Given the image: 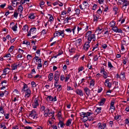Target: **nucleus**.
Returning <instances> with one entry per match:
<instances>
[{
    "label": "nucleus",
    "mask_w": 129,
    "mask_h": 129,
    "mask_svg": "<svg viewBox=\"0 0 129 129\" xmlns=\"http://www.w3.org/2000/svg\"><path fill=\"white\" fill-rule=\"evenodd\" d=\"M95 34L94 33H93L91 31H88L86 34V39L88 42H91V41H94L95 40Z\"/></svg>",
    "instance_id": "1"
},
{
    "label": "nucleus",
    "mask_w": 129,
    "mask_h": 129,
    "mask_svg": "<svg viewBox=\"0 0 129 129\" xmlns=\"http://www.w3.org/2000/svg\"><path fill=\"white\" fill-rule=\"evenodd\" d=\"M28 86L26 84L24 83L23 88L22 89V92L25 91V96H26L27 98H29L31 95V91L30 89L28 88L26 90L25 89V88H27Z\"/></svg>",
    "instance_id": "2"
},
{
    "label": "nucleus",
    "mask_w": 129,
    "mask_h": 129,
    "mask_svg": "<svg viewBox=\"0 0 129 129\" xmlns=\"http://www.w3.org/2000/svg\"><path fill=\"white\" fill-rule=\"evenodd\" d=\"M64 32V30H59L58 31H56L54 33V37H58L61 36L62 38H64L65 35Z\"/></svg>",
    "instance_id": "3"
},
{
    "label": "nucleus",
    "mask_w": 129,
    "mask_h": 129,
    "mask_svg": "<svg viewBox=\"0 0 129 129\" xmlns=\"http://www.w3.org/2000/svg\"><path fill=\"white\" fill-rule=\"evenodd\" d=\"M118 2L120 4H122V8L124 6H127L129 5V1L127 0H119Z\"/></svg>",
    "instance_id": "4"
},
{
    "label": "nucleus",
    "mask_w": 129,
    "mask_h": 129,
    "mask_svg": "<svg viewBox=\"0 0 129 129\" xmlns=\"http://www.w3.org/2000/svg\"><path fill=\"white\" fill-rule=\"evenodd\" d=\"M81 27L83 29H84L86 31L87 30L88 28V26L87 25L86 23L85 22H80L79 24Z\"/></svg>",
    "instance_id": "5"
},
{
    "label": "nucleus",
    "mask_w": 129,
    "mask_h": 129,
    "mask_svg": "<svg viewBox=\"0 0 129 129\" xmlns=\"http://www.w3.org/2000/svg\"><path fill=\"white\" fill-rule=\"evenodd\" d=\"M92 113L87 112L86 115L84 116H83V117L82 118H81V119L82 120V121L84 122L87 121L88 119V116H90V115H92Z\"/></svg>",
    "instance_id": "6"
},
{
    "label": "nucleus",
    "mask_w": 129,
    "mask_h": 129,
    "mask_svg": "<svg viewBox=\"0 0 129 129\" xmlns=\"http://www.w3.org/2000/svg\"><path fill=\"white\" fill-rule=\"evenodd\" d=\"M76 26H72L71 28H68L66 29L65 30L69 33H71L72 31L73 34H75V30L76 28Z\"/></svg>",
    "instance_id": "7"
},
{
    "label": "nucleus",
    "mask_w": 129,
    "mask_h": 129,
    "mask_svg": "<svg viewBox=\"0 0 129 129\" xmlns=\"http://www.w3.org/2000/svg\"><path fill=\"white\" fill-rule=\"evenodd\" d=\"M60 76V73L58 71H56L55 72L54 75V79L56 83H57V82L59 81Z\"/></svg>",
    "instance_id": "8"
},
{
    "label": "nucleus",
    "mask_w": 129,
    "mask_h": 129,
    "mask_svg": "<svg viewBox=\"0 0 129 129\" xmlns=\"http://www.w3.org/2000/svg\"><path fill=\"white\" fill-rule=\"evenodd\" d=\"M46 100L48 102L51 101H57L56 97V96H55L53 98L51 96H48L46 99Z\"/></svg>",
    "instance_id": "9"
},
{
    "label": "nucleus",
    "mask_w": 129,
    "mask_h": 129,
    "mask_svg": "<svg viewBox=\"0 0 129 129\" xmlns=\"http://www.w3.org/2000/svg\"><path fill=\"white\" fill-rule=\"evenodd\" d=\"M29 113V116L31 115V117H32L33 119H37V115L36 114V112L35 110H33Z\"/></svg>",
    "instance_id": "10"
},
{
    "label": "nucleus",
    "mask_w": 129,
    "mask_h": 129,
    "mask_svg": "<svg viewBox=\"0 0 129 129\" xmlns=\"http://www.w3.org/2000/svg\"><path fill=\"white\" fill-rule=\"evenodd\" d=\"M90 43V42H88L87 41L84 44L83 46V49L85 51H87L88 48L90 47L89 43Z\"/></svg>",
    "instance_id": "11"
},
{
    "label": "nucleus",
    "mask_w": 129,
    "mask_h": 129,
    "mask_svg": "<svg viewBox=\"0 0 129 129\" xmlns=\"http://www.w3.org/2000/svg\"><path fill=\"white\" fill-rule=\"evenodd\" d=\"M115 102L114 101L112 100L111 101L110 104V107L109 109L110 110H111V112L113 113L115 109V107L114 106Z\"/></svg>",
    "instance_id": "12"
},
{
    "label": "nucleus",
    "mask_w": 129,
    "mask_h": 129,
    "mask_svg": "<svg viewBox=\"0 0 129 129\" xmlns=\"http://www.w3.org/2000/svg\"><path fill=\"white\" fill-rule=\"evenodd\" d=\"M109 80L110 79H106L105 81V84L106 86L108 87L109 88H110L111 87L112 85L111 83L109 82Z\"/></svg>",
    "instance_id": "13"
},
{
    "label": "nucleus",
    "mask_w": 129,
    "mask_h": 129,
    "mask_svg": "<svg viewBox=\"0 0 129 129\" xmlns=\"http://www.w3.org/2000/svg\"><path fill=\"white\" fill-rule=\"evenodd\" d=\"M99 129H104L106 126V123H104L102 124L101 123L99 122L98 124Z\"/></svg>",
    "instance_id": "14"
},
{
    "label": "nucleus",
    "mask_w": 129,
    "mask_h": 129,
    "mask_svg": "<svg viewBox=\"0 0 129 129\" xmlns=\"http://www.w3.org/2000/svg\"><path fill=\"white\" fill-rule=\"evenodd\" d=\"M39 99L38 98H35L34 101V103L33 104V107L34 108H36L39 105L38 103Z\"/></svg>",
    "instance_id": "15"
},
{
    "label": "nucleus",
    "mask_w": 129,
    "mask_h": 129,
    "mask_svg": "<svg viewBox=\"0 0 129 129\" xmlns=\"http://www.w3.org/2000/svg\"><path fill=\"white\" fill-rule=\"evenodd\" d=\"M95 84V80L93 79H92V80L90 81V83L89 84L90 86H89V87L90 88H93Z\"/></svg>",
    "instance_id": "16"
},
{
    "label": "nucleus",
    "mask_w": 129,
    "mask_h": 129,
    "mask_svg": "<svg viewBox=\"0 0 129 129\" xmlns=\"http://www.w3.org/2000/svg\"><path fill=\"white\" fill-rule=\"evenodd\" d=\"M76 93L77 94L80 95L81 96H82L83 95V93L82 91L79 89H77L76 90Z\"/></svg>",
    "instance_id": "17"
},
{
    "label": "nucleus",
    "mask_w": 129,
    "mask_h": 129,
    "mask_svg": "<svg viewBox=\"0 0 129 129\" xmlns=\"http://www.w3.org/2000/svg\"><path fill=\"white\" fill-rule=\"evenodd\" d=\"M83 90L85 92L86 95L88 96L90 94V92L91 90L87 87H86L84 88Z\"/></svg>",
    "instance_id": "18"
},
{
    "label": "nucleus",
    "mask_w": 129,
    "mask_h": 129,
    "mask_svg": "<svg viewBox=\"0 0 129 129\" xmlns=\"http://www.w3.org/2000/svg\"><path fill=\"white\" fill-rule=\"evenodd\" d=\"M10 69L8 68L5 69L3 71V73L5 75H6L10 72Z\"/></svg>",
    "instance_id": "19"
},
{
    "label": "nucleus",
    "mask_w": 129,
    "mask_h": 129,
    "mask_svg": "<svg viewBox=\"0 0 129 129\" xmlns=\"http://www.w3.org/2000/svg\"><path fill=\"white\" fill-rule=\"evenodd\" d=\"M106 101V99L105 98H103L101 99V101L98 102V104L99 105H103L105 103Z\"/></svg>",
    "instance_id": "20"
},
{
    "label": "nucleus",
    "mask_w": 129,
    "mask_h": 129,
    "mask_svg": "<svg viewBox=\"0 0 129 129\" xmlns=\"http://www.w3.org/2000/svg\"><path fill=\"white\" fill-rule=\"evenodd\" d=\"M113 11L114 12V14H117L118 12V7H117L114 6L113 8Z\"/></svg>",
    "instance_id": "21"
},
{
    "label": "nucleus",
    "mask_w": 129,
    "mask_h": 129,
    "mask_svg": "<svg viewBox=\"0 0 129 129\" xmlns=\"http://www.w3.org/2000/svg\"><path fill=\"white\" fill-rule=\"evenodd\" d=\"M53 74L52 73H50L48 76V78L49 81H51L53 79Z\"/></svg>",
    "instance_id": "22"
},
{
    "label": "nucleus",
    "mask_w": 129,
    "mask_h": 129,
    "mask_svg": "<svg viewBox=\"0 0 129 129\" xmlns=\"http://www.w3.org/2000/svg\"><path fill=\"white\" fill-rule=\"evenodd\" d=\"M99 16L98 15H93V17L94 18L93 20L94 21L96 22L99 19Z\"/></svg>",
    "instance_id": "23"
},
{
    "label": "nucleus",
    "mask_w": 129,
    "mask_h": 129,
    "mask_svg": "<svg viewBox=\"0 0 129 129\" xmlns=\"http://www.w3.org/2000/svg\"><path fill=\"white\" fill-rule=\"evenodd\" d=\"M36 14L34 13H31L29 14L28 16V17L29 18L31 19H34L35 16Z\"/></svg>",
    "instance_id": "24"
},
{
    "label": "nucleus",
    "mask_w": 129,
    "mask_h": 129,
    "mask_svg": "<svg viewBox=\"0 0 129 129\" xmlns=\"http://www.w3.org/2000/svg\"><path fill=\"white\" fill-rule=\"evenodd\" d=\"M120 77L122 80H123L124 78L125 79V75L124 72H121L120 75Z\"/></svg>",
    "instance_id": "25"
},
{
    "label": "nucleus",
    "mask_w": 129,
    "mask_h": 129,
    "mask_svg": "<svg viewBox=\"0 0 129 129\" xmlns=\"http://www.w3.org/2000/svg\"><path fill=\"white\" fill-rule=\"evenodd\" d=\"M108 67L110 68V69H112L113 68L114 69H115V68L113 67L110 62L108 61Z\"/></svg>",
    "instance_id": "26"
},
{
    "label": "nucleus",
    "mask_w": 129,
    "mask_h": 129,
    "mask_svg": "<svg viewBox=\"0 0 129 129\" xmlns=\"http://www.w3.org/2000/svg\"><path fill=\"white\" fill-rule=\"evenodd\" d=\"M28 26L27 24L25 25L24 26H23V28H22V29L24 31H26V30L27 31H28Z\"/></svg>",
    "instance_id": "27"
},
{
    "label": "nucleus",
    "mask_w": 129,
    "mask_h": 129,
    "mask_svg": "<svg viewBox=\"0 0 129 129\" xmlns=\"http://www.w3.org/2000/svg\"><path fill=\"white\" fill-rule=\"evenodd\" d=\"M60 125L61 127H63V126L65 124L62 121L59 120V122L58 123V125Z\"/></svg>",
    "instance_id": "28"
},
{
    "label": "nucleus",
    "mask_w": 129,
    "mask_h": 129,
    "mask_svg": "<svg viewBox=\"0 0 129 129\" xmlns=\"http://www.w3.org/2000/svg\"><path fill=\"white\" fill-rule=\"evenodd\" d=\"M115 22L113 21L111 22L109 24V25L110 26L113 27L115 26Z\"/></svg>",
    "instance_id": "29"
},
{
    "label": "nucleus",
    "mask_w": 129,
    "mask_h": 129,
    "mask_svg": "<svg viewBox=\"0 0 129 129\" xmlns=\"http://www.w3.org/2000/svg\"><path fill=\"white\" fill-rule=\"evenodd\" d=\"M72 120L70 119H69L67 121L66 123V125L67 126H68L69 125H70L71 124V121Z\"/></svg>",
    "instance_id": "30"
},
{
    "label": "nucleus",
    "mask_w": 129,
    "mask_h": 129,
    "mask_svg": "<svg viewBox=\"0 0 129 129\" xmlns=\"http://www.w3.org/2000/svg\"><path fill=\"white\" fill-rule=\"evenodd\" d=\"M17 23H16L15 25L12 27L11 28L14 31H16L17 30Z\"/></svg>",
    "instance_id": "31"
},
{
    "label": "nucleus",
    "mask_w": 129,
    "mask_h": 129,
    "mask_svg": "<svg viewBox=\"0 0 129 129\" xmlns=\"http://www.w3.org/2000/svg\"><path fill=\"white\" fill-rule=\"evenodd\" d=\"M102 73L103 75V77L105 79L107 78L108 77H109V76L108 75L107 73L106 72H104L103 73Z\"/></svg>",
    "instance_id": "32"
},
{
    "label": "nucleus",
    "mask_w": 129,
    "mask_h": 129,
    "mask_svg": "<svg viewBox=\"0 0 129 129\" xmlns=\"http://www.w3.org/2000/svg\"><path fill=\"white\" fill-rule=\"evenodd\" d=\"M102 30V28H100V27H98L97 28L96 30L95 31V32L97 33V34H100L101 33V31Z\"/></svg>",
    "instance_id": "33"
},
{
    "label": "nucleus",
    "mask_w": 129,
    "mask_h": 129,
    "mask_svg": "<svg viewBox=\"0 0 129 129\" xmlns=\"http://www.w3.org/2000/svg\"><path fill=\"white\" fill-rule=\"evenodd\" d=\"M71 18V17H68L67 18L64 20V23L67 22L68 23L69 21V20H70L72 18Z\"/></svg>",
    "instance_id": "34"
},
{
    "label": "nucleus",
    "mask_w": 129,
    "mask_h": 129,
    "mask_svg": "<svg viewBox=\"0 0 129 129\" xmlns=\"http://www.w3.org/2000/svg\"><path fill=\"white\" fill-rule=\"evenodd\" d=\"M83 4L85 8L89 6V4L87 1H84L83 3Z\"/></svg>",
    "instance_id": "35"
},
{
    "label": "nucleus",
    "mask_w": 129,
    "mask_h": 129,
    "mask_svg": "<svg viewBox=\"0 0 129 129\" xmlns=\"http://www.w3.org/2000/svg\"><path fill=\"white\" fill-rule=\"evenodd\" d=\"M101 108H98L95 111L97 114H99L101 112Z\"/></svg>",
    "instance_id": "36"
},
{
    "label": "nucleus",
    "mask_w": 129,
    "mask_h": 129,
    "mask_svg": "<svg viewBox=\"0 0 129 129\" xmlns=\"http://www.w3.org/2000/svg\"><path fill=\"white\" fill-rule=\"evenodd\" d=\"M11 67L12 70H15L17 68L16 64L15 63L12 65Z\"/></svg>",
    "instance_id": "37"
},
{
    "label": "nucleus",
    "mask_w": 129,
    "mask_h": 129,
    "mask_svg": "<svg viewBox=\"0 0 129 129\" xmlns=\"http://www.w3.org/2000/svg\"><path fill=\"white\" fill-rule=\"evenodd\" d=\"M71 76L70 75V74H69L68 75L67 74V75L66 77V80H65L66 82L68 81V80L70 78Z\"/></svg>",
    "instance_id": "38"
},
{
    "label": "nucleus",
    "mask_w": 129,
    "mask_h": 129,
    "mask_svg": "<svg viewBox=\"0 0 129 129\" xmlns=\"http://www.w3.org/2000/svg\"><path fill=\"white\" fill-rule=\"evenodd\" d=\"M22 0H21V1H20V4L21 5H23L24 3L27 2H29V0H24L23 2H22Z\"/></svg>",
    "instance_id": "39"
},
{
    "label": "nucleus",
    "mask_w": 129,
    "mask_h": 129,
    "mask_svg": "<svg viewBox=\"0 0 129 129\" xmlns=\"http://www.w3.org/2000/svg\"><path fill=\"white\" fill-rule=\"evenodd\" d=\"M50 111V109L48 108L44 111V114H48L49 111Z\"/></svg>",
    "instance_id": "40"
},
{
    "label": "nucleus",
    "mask_w": 129,
    "mask_h": 129,
    "mask_svg": "<svg viewBox=\"0 0 129 129\" xmlns=\"http://www.w3.org/2000/svg\"><path fill=\"white\" fill-rule=\"evenodd\" d=\"M21 5H21L19 6L18 9L19 11H20L21 12L23 11V7Z\"/></svg>",
    "instance_id": "41"
},
{
    "label": "nucleus",
    "mask_w": 129,
    "mask_h": 129,
    "mask_svg": "<svg viewBox=\"0 0 129 129\" xmlns=\"http://www.w3.org/2000/svg\"><path fill=\"white\" fill-rule=\"evenodd\" d=\"M83 28L81 27L80 26V25L78 24L77 26V30L78 32V33L80 30H81Z\"/></svg>",
    "instance_id": "42"
},
{
    "label": "nucleus",
    "mask_w": 129,
    "mask_h": 129,
    "mask_svg": "<svg viewBox=\"0 0 129 129\" xmlns=\"http://www.w3.org/2000/svg\"><path fill=\"white\" fill-rule=\"evenodd\" d=\"M125 39H124V40H123L121 42V44H123V45H124V46H126V40H125Z\"/></svg>",
    "instance_id": "43"
},
{
    "label": "nucleus",
    "mask_w": 129,
    "mask_h": 129,
    "mask_svg": "<svg viewBox=\"0 0 129 129\" xmlns=\"http://www.w3.org/2000/svg\"><path fill=\"white\" fill-rule=\"evenodd\" d=\"M80 114V116L82 117H83V116H84L85 115H86L87 114V113L84 112H82L79 113Z\"/></svg>",
    "instance_id": "44"
},
{
    "label": "nucleus",
    "mask_w": 129,
    "mask_h": 129,
    "mask_svg": "<svg viewBox=\"0 0 129 129\" xmlns=\"http://www.w3.org/2000/svg\"><path fill=\"white\" fill-rule=\"evenodd\" d=\"M118 28L116 26H115L113 27L112 28V29L114 31L116 32V31L117 30V29H118Z\"/></svg>",
    "instance_id": "45"
},
{
    "label": "nucleus",
    "mask_w": 129,
    "mask_h": 129,
    "mask_svg": "<svg viewBox=\"0 0 129 129\" xmlns=\"http://www.w3.org/2000/svg\"><path fill=\"white\" fill-rule=\"evenodd\" d=\"M123 31L121 28H118L117 29V30L116 31V33H122Z\"/></svg>",
    "instance_id": "46"
},
{
    "label": "nucleus",
    "mask_w": 129,
    "mask_h": 129,
    "mask_svg": "<svg viewBox=\"0 0 129 129\" xmlns=\"http://www.w3.org/2000/svg\"><path fill=\"white\" fill-rule=\"evenodd\" d=\"M14 47L13 46H11L9 49V51L10 52H12L14 49Z\"/></svg>",
    "instance_id": "47"
},
{
    "label": "nucleus",
    "mask_w": 129,
    "mask_h": 129,
    "mask_svg": "<svg viewBox=\"0 0 129 129\" xmlns=\"http://www.w3.org/2000/svg\"><path fill=\"white\" fill-rule=\"evenodd\" d=\"M98 56L96 55L94 56L93 59L94 61H97L98 60Z\"/></svg>",
    "instance_id": "48"
},
{
    "label": "nucleus",
    "mask_w": 129,
    "mask_h": 129,
    "mask_svg": "<svg viewBox=\"0 0 129 129\" xmlns=\"http://www.w3.org/2000/svg\"><path fill=\"white\" fill-rule=\"evenodd\" d=\"M82 39H79L76 41V43L78 44V45H79Z\"/></svg>",
    "instance_id": "49"
},
{
    "label": "nucleus",
    "mask_w": 129,
    "mask_h": 129,
    "mask_svg": "<svg viewBox=\"0 0 129 129\" xmlns=\"http://www.w3.org/2000/svg\"><path fill=\"white\" fill-rule=\"evenodd\" d=\"M4 115L6 119H8L9 118V114H4Z\"/></svg>",
    "instance_id": "50"
},
{
    "label": "nucleus",
    "mask_w": 129,
    "mask_h": 129,
    "mask_svg": "<svg viewBox=\"0 0 129 129\" xmlns=\"http://www.w3.org/2000/svg\"><path fill=\"white\" fill-rule=\"evenodd\" d=\"M65 77L63 75H61L60 77V80L61 81H63L64 80Z\"/></svg>",
    "instance_id": "51"
},
{
    "label": "nucleus",
    "mask_w": 129,
    "mask_h": 129,
    "mask_svg": "<svg viewBox=\"0 0 129 129\" xmlns=\"http://www.w3.org/2000/svg\"><path fill=\"white\" fill-rule=\"evenodd\" d=\"M75 11L76 12L75 14H76L78 15L80 14V10L79 9H76Z\"/></svg>",
    "instance_id": "52"
},
{
    "label": "nucleus",
    "mask_w": 129,
    "mask_h": 129,
    "mask_svg": "<svg viewBox=\"0 0 129 129\" xmlns=\"http://www.w3.org/2000/svg\"><path fill=\"white\" fill-rule=\"evenodd\" d=\"M84 70V68L83 67L81 66L80 67H79L78 69V72H80V71L83 70Z\"/></svg>",
    "instance_id": "53"
},
{
    "label": "nucleus",
    "mask_w": 129,
    "mask_h": 129,
    "mask_svg": "<svg viewBox=\"0 0 129 129\" xmlns=\"http://www.w3.org/2000/svg\"><path fill=\"white\" fill-rule=\"evenodd\" d=\"M107 47V45L106 44H104L102 45V47L103 49L106 48Z\"/></svg>",
    "instance_id": "54"
},
{
    "label": "nucleus",
    "mask_w": 129,
    "mask_h": 129,
    "mask_svg": "<svg viewBox=\"0 0 129 129\" xmlns=\"http://www.w3.org/2000/svg\"><path fill=\"white\" fill-rule=\"evenodd\" d=\"M42 65L41 63H39L38 65L37 69H39L40 68L42 67Z\"/></svg>",
    "instance_id": "55"
},
{
    "label": "nucleus",
    "mask_w": 129,
    "mask_h": 129,
    "mask_svg": "<svg viewBox=\"0 0 129 129\" xmlns=\"http://www.w3.org/2000/svg\"><path fill=\"white\" fill-rule=\"evenodd\" d=\"M102 11L101 10L100 8L97 11V13L99 15L101 14L102 13Z\"/></svg>",
    "instance_id": "56"
},
{
    "label": "nucleus",
    "mask_w": 129,
    "mask_h": 129,
    "mask_svg": "<svg viewBox=\"0 0 129 129\" xmlns=\"http://www.w3.org/2000/svg\"><path fill=\"white\" fill-rule=\"evenodd\" d=\"M125 121L126 124H129V118L126 119Z\"/></svg>",
    "instance_id": "57"
},
{
    "label": "nucleus",
    "mask_w": 129,
    "mask_h": 129,
    "mask_svg": "<svg viewBox=\"0 0 129 129\" xmlns=\"http://www.w3.org/2000/svg\"><path fill=\"white\" fill-rule=\"evenodd\" d=\"M98 7V6L96 4H94L93 5L92 9L94 10Z\"/></svg>",
    "instance_id": "58"
},
{
    "label": "nucleus",
    "mask_w": 129,
    "mask_h": 129,
    "mask_svg": "<svg viewBox=\"0 0 129 129\" xmlns=\"http://www.w3.org/2000/svg\"><path fill=\"white\" fill-rule=\"evenodd\" d=\"M32 57L31 55L28 54L27 56V59L30 60L31 59Z\"/></svg>",
    "instance_id": "59"
},
{
    "label": "nucleus",
    "mask_w": 129,
    "mask_h": 129,
    "mask_svg": "<svg viewBox=\"0 0 129 129\" xmlns=\"http://www.w3.org/2000/svg\"><path fill=\"white\" fill-rule=\"evenodd\" d=\"M18 15V13L16 12H14V14L13 15L14 17H15L16 18H17Z\"/></svg>",
    "instance_id": "60"
},
{
    "label": "nucleus",
    "mask_w": 129,
    "mask_h": 129,
    "mask_svg": "<svg viewBox=\"0 0 129 129\" xmlns=\"http://www.w3.org/2000/svg\"><path fill=\"white\" fill-rule=\"evenodd\" d=\"M45 4V3L44 2L43 0H42L40 3H39V5L40 7H42V6L43 5Z\"/></svg>",
    "instance_id": "61"
},
{
    "label": "nucleus",
    "mask_w": 129,
    "mask_h": 129,
    "mask_svg": "<svg viewBox=\"0 0 129 129\" xmlns=\"http://www.w3.org/2000/svg\"><path fill=\"white\" fill-rule=\"evenodd\" d=\"M100 72L101 73H103L104 72H106L105 71V70L104 67H103V68H101L100 70Z\"/></svg>",
    "instance_id": "62"
},
{
    "label": "nucleus",
    "mask_w": 129,
    "mask_h": 129,
    "mask_svg": "<svg viewBox=\"0 0 129 129\" xmlns=\"http://www.w3.org/2000/svg\"><path fill=\"white\" fill-rule=\"evenodd\" d=\"M18 51L20 53L22 54H23V53L24 52L23 50L22 49H21L20 48L19 49Z\"/></svg>",
    "instance_id": "63"
},
{
    "label": "nucleus",
    "mask_w": 129,
    "mask_h": 129,
    "mask_svg": "<svg viewBox=\"0 0 129 129\" xmlns=\"http://www.w3.org/2000/svg\"><path fill=\"white\" fill-rule=\"evenodd\" d=\"M46 31H47L46 29H44L42 30L41 33L44 34H46Z\"/></svg>",
    "instance_id": "64"
}]
</instances>
